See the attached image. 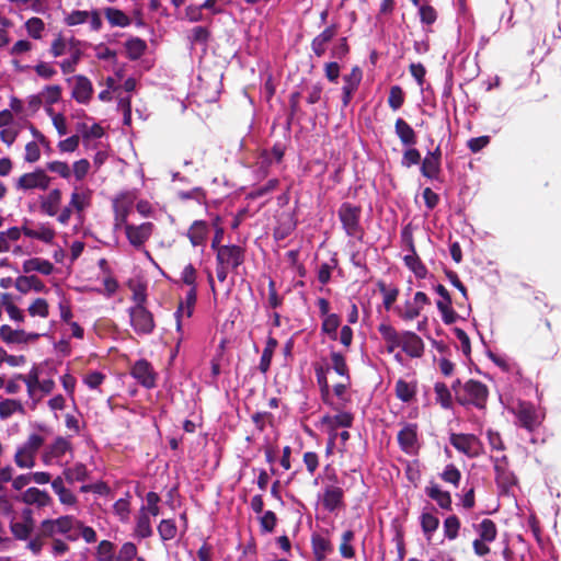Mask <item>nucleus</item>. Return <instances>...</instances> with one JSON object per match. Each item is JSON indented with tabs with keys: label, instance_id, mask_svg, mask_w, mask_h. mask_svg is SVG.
Wrapping results in <instances>:
<instances>
[{
	"label": "nucleus",
	"instance_id": "nucleus-50",
	"mask_svg": "<svg viewBox=\"0 0 561 561\" xmlns=\"http://www.w3.org/2000/svg\"><path fill=\"white\" fill-rule=\"evenodd\" d=\"M33 70L36 76L43 80H51L58 73L56 67L51 62L44 60L37 61L34 65Z\"/></svg>",
	"mask_w": 561,
	"mask_h": 561
},
{
	"label": "nucleus",
	"instance_id": "nucleus-52",
	"mask_svg": "<svg viewBox=\"0 0 561 561\" xmlns=\"http://www.w3.org/2000/svg\"><path fill=\"white\" fill-rule=\"evenodd\" d=\"M340 327V317L335 313L322 319L321 330L328 334L331 340H337V329Z\"/></svg>",
	"mask_w": 561,
	"mask_h": 561
},
{
	"label": "nucleus",
	"instance_id": "nucleus-45",
	"mask_svg": "<svg viewBox=\"0 0 561 561\" xmlns=\"http://www.w3.org/2000/svg\"><path fill=\"white\" fill-rule=\"evenodd\" d=\"M330 359L331 366H328L330 370L333 369L343 380L348 379V367L345 357L339 352H331Z\"/></svg>",
	"mask_w": 561,
	"mask_h": 561
},
{
	"label": "nucleus",
	"instance_id": "nucleus-19",
	"mask_svg": "<svg viewBox=\"0 0 561 561\" xmlns=\"http://www.w3.org/2000/svg\"><path fill=\"white\" fill-rule=\"evenodd\" d=\"M517 417L520 424L529 431H533L535 427L539 426L543 414L536 410L533 405L528 403L519 404L517 411Z\"/></svg>",
	"mask_w": 561,
	"mask_h": 561
},
{
	"label": "nucleus",
	"instance_id": "nucleus-25",
	"mask_svg": "<svg viewBox=\"0 0 561 561\" xmlns=\"http://www.w3.org/2000/svg\"><path fill=\"white\" fill-rule=\"evenodd\" d=\"M62 193L59 188L50 190L46 195L41 198L39 207L41 210L47 216H57L59 215L60 204H61Z\"/></svg>",
	"mask_w": 561,
	"mask_h": 561
},
{
	"label": "nucleus",
	"instance_id": "nucleus-41",
	"mask_svg": "<svg viewBox=\"0 0 561 561\" xmlns=\"http://www.w3.org/2000/svg\"><path fill=\"white\" fill-rule=\"evenodd\" d=\"M68 55V58H65L58 62V66L64 75H70L76 71L77 66L81 61L83 53L81 48L78 47L76 49H70Z\"/></svg>",
	"mask_w": 561,
	"mask_h": 561
},
{
	"label": "nucleus",
	"instance_id": "nucleus-43",
	"mask_svg": "<svg viewBox=\"0 0 561 561\" xmlns=\"http://www.w3.org/2000/svg\"><path fill=\"white\" fill-rule=\"evenodd\" d=\"M43 365L45 366V371L42 377H38L39 391L45 394H49L50 392L54 391V389L56 387V383L54 380L56 369H55V367L50 366L47 363H45Z\"/></svg>",
	"mask_w": 561,
	"mask_h": 561
},
{
	"label": "nucleus",
	"instance_id": "nucleus-22",
	"mask_svg": "<svg viewBox=\"0 0 561 561\" xmlns=\"http://www.w3.org/2000/svg\"><path fill=\"white\" fill-rule=\"evenodd\" d=\"M424 342L411 331L402 332V351L410 357L419 358L424 354Z\"/></svg>",
	"mask_w": 561,
	"mask_h": 561
},
{
	"label": "nucleus",
	"instance_id": "nucleus-3",
	"mask_svg": "<svg viewBox=\"0 0 561 561\" xmlns=\"http://www.w3.org/2000/svg\"><path fill=\"white\" fill-rule=\"evenodd\" d=\"M79 525V519L72 515H62L57 518H47L41 523V531L43 537L56 538L62 535L67 540H78V533L76 527Z\"/></svg>",
	"mask_w": 561,
	"mask_h": 561
},
{
	"label": "nucleus",
	"instance_id": "nucleus-20",
	"mask_svg": "<svg viewBox=\"0 0 561 561\" xmlns=\"http://www.w3.org/2000/svg\"><path fill=\"white\" fill-rule=\"evenodd\" d=\"M334 415H324L321 419V425L328 433H334L340 427L347 428L353 424V415L346 411H340Z\"/></svg>",
	"mask_w": 561,
	"mask_h": 561
},
{
	"label": "nucleus",
	"instance_id": "nucleus-38",
	"mask_svg": "<svg viewBox=\"0 0 561 561\" xmlns=\"http://www.w3.org/2000/svg\"><path fill=\"white\" fill-rule=\"evenodd\" d=\"M416 382L415 381H407L404 379H399L394 386V392L399 400L403 402H410L414 399L416 394Z\"/></svg>",
	"mask_w": 561,
	"mask_h": 561
},
{
	"label": "nucleus",
	"instance_id": "nucleus-61",
	"mask_svg": "<svg viewBox=\"0 0 561 561\" xmlns=\"http://www.w3.org/2000/svg\"><path fill=\"white\" fill-rule=\"evenodd\" d=\"M158 531L162 540H172L178 534L174 520L162 519L158 526Z\"/></svg>",
	"mask_w": 561,
	"mask_h": 561
},
{
	"label": "nucleus",
	"instance_id": "nucleus-36",
	"mask_svg": "<svg viewBox=\"0 0 561 561\" xmlns=\"http://www.w3.org/2000/svg\"><path fill=\"white\" fill-rule=\"evenodd\" d=\"M343 500V490L339 486L331 485L325 488L322 496V504L325 510L332 512L336 510Z\"/></svg>",
	"mask_w": 561,
	"mask_h": 561
},
{
	"label": "nucleus",
	"instance_id": "nucleus-44",
	"mask_svg": "<svg viewBox=\"0 0 561 561\" xmlns=\"http://www.w3.org/2000/svg\"><path fill=\"white\" fill-rule=\"evenodd\" d=\"M104 15L112 26L126 27L131 22L127 14L116 8H105Z\"/></svg>",
	"mask_w": 561,
	"mask_h": 561
},
{
	"label": "nucleus",
	"instance_id": "nucleus-7",
	"mask_svg": "<svg viewBox=\"0 0 561 561\" xmlns=\"http://www.w3.org/2000/svg\"><path fill=\"white\" fill-rule=\"evenodd\" d=\"M136 203V195L133 192H124L113 199L114 222L113 228L115 231L119 227L128 224V216L131 213Z\"/></svg>",
	"mask_w": 561,
	"mask_h": 561
},
{
	"label": "nucleus",
	"instance_id": "nucleus-4",
	"mask_svg": "<svg viewBox=\"0 0 561 561\" xmlns=\"http://www.w3.org/2000/svg\"><path fill=\"white\" fill-rule=\"evenodd\" d=\"M91 190L82 185L73 186L68 205L60 210L57 217L58 222L67 225L73 214L80 217L91 206Z\"/></svg>",
	"mask_w": 561,
	"mask_h": 561
},
{
	"label": "nucleus",
	"instance_id": "nucleus-63",
	"mask_svg": "<svg viewBox=\"0 0 561 561\" xmlns=\"http://www.w3.org/2000/svg\"><path fill=\"white\" fill-rule=\"evenodd\" d=\"M33 49V44L28 39H19L8 49L11 57H21Z\"/></svg>",
	"mask_w": 561,
	"mask_h": 561
},
{
	"label": "nucleus",
	"instance_id": "nucleus-2",
	"mask_svg": "<svg viewBox=\"0 0 561 561\" xmlns=\"http://www.w3.org/2000/svg\"><path fill=\"white\" fill-rule=\"evenodd\" d=\"M37 432L31 433L25 442L21 444L14 454V462L21 469H32L36 462V455L45 443V435L49 434V428L43 424L34 426Z\"/></svg>",
	"mask_w": 561,
	"mask_h": 561
},
{
	"label": "nucleus",
	"instance_id": "nucleus-11",
	"mask_svg": "<svg viewBox=\"0 0 561 561\" xmlns=\"http://www.w3.org/2000/svg\"><path fill=\"white\" fill-rule=\"evenodd\" d=\"M339 217L346 233L351 237L362 238L359 226L360 208L351 204H343L339 210Z\"/></svg>",
	"mask_w": 561,
	"mask_h": 561
},
{
	"label": "nucleus",
	"instance_id": "nucleus-17",
	"mask_svg": "<svg viewBox=\"0 0 561 561\" xmlns=\"http://www.w3.org/2000/svg\"><path fill=\"white\" fill-rule=\"evenodd\" d=\"M22 520L12 519L10 522V530L13 537L18 540L28 539L34 528V519L31 510L23 511Z\"/></svg>",
	"mask_w": 561,
	"mask_h": 561
},
{
	"label": "nucleus",
	"instance_id": "nucleus-10",
	"mask_svg": "<svg viewBox=\"0 0 561 561\" xmlns=\"http://www.w3.org/2000/svg\"><path fill=\"white\" fill-rule=\"evenodd\" d=\"M64 21L67 26H78L89 23L93 32H99L103 25L101 14L98 10H73L65 16Z\"/></svg>",
	"mask_w": 561,
	"mask_h": 561
},
{
	"label": "nucleus",
	"instance_id": "nucleus-13",
	"mask_svg": "<svg viewBox=\"0 0 561 561\" xmlns=\"http://www.w3.org/2000/svg\"><path fill=\"white\" fill-rule=\"evenodd\" d=\"M51 179L42 169H36L33 172L22 174L16 181V188L20 191L30 190H47L50 185Z\"/></svg>",
	"mask_w": 561,
	"mask_h": 561
},
{
	"label": "nucleus",
	"instance_id": "nucleus-31",
	"mask_svg": "<svg viewBox=\"0 0 561 561\" xmlns=\"http://www.w3.org/2000/svg\"><path fill=\"white\" fill-rule=\"evenodd\" d=\"M15 288L22 294H27L32 290L35 293L47 291L46 285L37 276L34 275L19 276L15 279Z\"/></svg>",
	"mask_w": 561,
	"mask_h": 561
},
{
	"label": "nucleus",
	"instance_id": "nucleus-1",
	"mask_svg": "<svg viewBox=\"0 0 561 561\" xmlns=\"http://www.w3.org/2000/svg\"><path fill=\"white\" fill-rule=\"evenodd\" d=\"M329 367H316L317 381L318 385L320 386L321 396L324 403H327L328 405L332 407L335 410H341L351 400L347 390L350 387V378L346 380L341 379L340 381L335 382L333 386V390H331L329 383Z\"/></svg>",
	"mask_w": 561,
	"mask_h": 561
},
{
	"label": "nucleus",
	"instance_id": "nucleus-46",
	"mask_svg": "<svg viewBox=\"0 0 561 561\" xmlns=\"http://www.w3.org/2000/svg\"><path fill=\"white\" fill-rule=\"evenodd\" d=\"M196 304V288L191 287L183 300L180 301L178 306V310H180V316H186V319H191L194 312Z\"/></svg>",
	"mask_w": 561,
	"mask_h": 561
},
{
	"label": "nucleus",
	"instance_id": "nucleus-51",
	"mask_svg": "<svg viewBox=\"0 0 561 561\" xmlns=\"http://www.w3.org/2000/svg\"><path fill=\"white\" fill-rule=\"evenodd\" d=\"M65 479L70 482L84 481L88 477L87 467L83 463H76L71 468L64 470Z\"/></svg>",
	"mask_w": 561,
	"mask_h": 561
},
{
	"label": "nucleus",
	"instance_id": "nucleus-57",
	"mask_svg": "<svg viewBox=\"0 0 561 561\" xmlns=\"http://www.w3.org/2000/svg\"><path fill=\"white\" fill-rule=\"evenodd\" d=\"M405 265L416 275V277L423 278L426 275V267L422 264L419 256L412 249V253L404 256Z\"/></svg>",
	"mask_w": 561,
	"mask_h": 561
},
{
	"label": "nucleus",
	"instance_id": "nucleus-12",
	"mask_svg": "<svg viewBox=\"0 0 561 561\" xmlns=\"http://www.w3.org/2000/svg\"><path fill=\"white\" fill-rule=\"evenodd\" d=\"M449 442L458 451L470 458L479 456L482 451L480 439L472 434H451Z\"/></svg>",
	"mask_w": 561,
	"mask_h": 561
},
{
	"label": "nucleus",
	"instance_id": "nucleus-47",
	"mask_svg": "<svg viewBox=\"0 0 561 561\" xmlns=\"http://www.w3.org/2000/svg\"><path fill=\"white\" fill-rule=\"evenodd\" d=\"M439 526V519L431 513H422L421 515V527L427 539V541L432 540L434 533L437 530Z\"/></svg>",
	"mask_w": 561,
	"mask_h": 561
},
{
	"label": "nucleus",
	"instance_id": "nucleus-6",
	"mask_svg": "<svg viewBox=\"0 0 561 561\" xmlns=\"http://www.w3.org/2000/svg\"><path fill=\"white\" fill-rule=\"evenodd\" d=\"M123 230L128 243L135 250H144L146 242L151 238L154 231V225L149 221H145L138 225L126 224L119 227Z\"/></svg>",
	"mask_w": 561,
	"mask_h": 561
},
{
	"label": "nucleus",
	"instance_id": "nucleus-34",
	"mask_svg": "<svg viewBox=\"0 0 561 561\" xmlns=\"http://www.w3.org/2000/svg\"><path fill=\"white\" fill-rule=\"evenodd\" d=\"M22 270L26 274L37 272L47 276L54 272V265L48 260L32 257L23 262Z\"/></svg>",
	"mask_w": 561,
	"mask_h": 561
},
{
	"label": "nucleus",
	"instance_id": "nucleus-23",
	"mask_svg": "<svg viewBox=\"0 0 561 561\" xmlns=\"http://www.w3.org/2000/svg\"><path fill=\"white\" fill-rule=\"evenodd\" d=\"M398 442L404 453L415 454L419 448L416 425L408 424L403 426L398 434Z\"/></svg>",
	"mask_w": 561,
	"mask_h": 561
},
{
	"label": "nucleus",
	"instance_id": "nucleus-48",
	"mask_svg": "<svg viewBox=\"0 0 561 561\" xmlns=\"http://www.w3.org/2000/svg\"><path fill=\"white\" fill-rule=\"evenodd\" d=\"M477 531L479 534V539L486 541H494L497 535V529L493 520L483 519L478 526Z\"/></svg>",
	"mask_w": 561,
	"mask_h": 561
},
{
	"label": "nucleus",
	"instance_id": "nucleus-16",
	"mask_svg": "<svg viewBox=\"0 0 561 561\" xmlns=\"http://www.w3.org/2000/svg\"><path fill=\"white\" fill-rule=\"evenodd\" d=\"M435 290L440 296V299L436 302V306L442 314L444 323H455L457 320V313L451 307V297L448 290L442 284L436 285Z\"/></svg>",
	"mask_w": 561,
	"mask_h": 561
},
{
	"label": "nucleus",
	"instance_id": "nucleus-59",
	"mask_svg": "<svg viewBox=\"0 0 561 561\" xmlns=\"http://www.w3.org/2000/svg\"><path fill=\"white\" fill-rule=\"evenodd\" d=\"M443 527H444L445 537L449 540H455L459 535L460 520L455 515L448 516L444 520Z\"/></svg>",
	"mask_w": 561,
	"mask_h": 561
},
{
	"label": "nucleus",
	"instance_id": "nucleus-5",
	"mask_svg": "<svg viewBox=\"0 0 561 561\" xmlns=\"http://www.w3.org/2000/svg\"><path fill=\"white\" fill-rule=\"evenodd\" d=\"M68 455L72 456L71 443L67 438L58 436L44 448L41 458L45 466H64V459Z\"/></svg>",
	"mask_w": 561,
	"mask_h": 561
},
{
	"label": "nucleus",
	"instance_id": "nucleus-33",
	"mask_svg": "<svg viewBox=\"0 0 561 561\" xmlns=\"http://www.w3.org/2000/svg\"><path fill=\"white\" fill-rule=\"evenodd\" d=\"M336 35V26L331 25L324 28L311 43L312 51L318 57H322L327 51L328 43Z\"/></svg>",
	"mask_w": 561,
	"mask_h": 561
},
{
	"label": "nucleus",
	"instance_id": "nucleus-27",
	"mask_svg": "<svg viewBox=\"0 0 561 561\" xmlns=\"http://www.w3.org/2000/svg\"><path fill=\"white\" fill-rule=\"evenodd\" d=\"M21 500L26 505H35L38 508L49 506L53 503L51 496L46 491L37 488L25 490L21 495Z\"/></svg>",
	"mask_w": 561,
	"mask_h": 561
},
{
	"label": "nucleus",
	"instance_id": "nucleus-14",
	"mask_svg": "<svg viewBox=\"0 0 561 561\" xmlns=\"http://www.w3.org/2000/svg\"><path fill=\"white\" fill-rule=\"evenodd\" d=\"M71 84V96L81 104L90 102L93 94V85L89 78L82 75H77L66 79Z\"/></svg>",
	"mask_w": 561,
	"mask_h": 561
},
{
	"label": "nucleus",
	"instance_id": "nucleus-55",
	"mask_svg": "<svg viewBox=\"0 0 561 561\" xmlns=\"http://www.w3.org/2000/svg\"><path fill=\"white\" fill-rule=\"evenodd\" d=\"M2 307L5 309L10 319L18 321V322L24 321L23 311L16 305H14V302L11 300V298L8 294L2 295L1 308Z\"/></svg>",
	"mask_w": 561,
	"mask_h": 561
},
{
	"label": "nucleus",
	"instance_id": "nucleus-49",
	"mask_svg": "<svg viewBox=\"0 0 561 561\" xmlns=\"http://www.w3.org/2000/svg\"><path fill=\"white\" fill-rule=\"evenodd\" d=\"M135 533L140 538H148L152 535L151 517L146 512L139 511Z\"/></svg>",
	"mask_w": 561,
	"mask_h": 561
},
{
	"label": "nucleus",
	"instance_id": "nucleus-8",
	"mask_svg": "<svg viewBox=\"0 0 561 561\" xmlns=\"http://www.w3.org/2000/svg\"><path fill=\"white\" fill-rule=\"evenodd\" d=\"M129 322L139 335L150 334L156 324L152 313L145 306H134L128 309Z\"/></svg>",
	"mask_w": 561,
	"mask_h": 561
},
{
	"label": "nucleus",
	"instance_id": "nucleus-53",
	"mask_svg": "<svg viewBox=\"0 0 561 561\" xmlns=\"http://www.w3.org/2000/svg\"><path fill=\"white\" fill-rule=\"evenodd\" d=\"M46 169L57 174L64 180H69L71 178V167L66 162L61 160H53L46 163Z\"/></svg>",
	"mask_w": 561,
	"mask_h": 561
},
{
	"label": "nucleus",
	"instance_id": "nucleus-42",
	"mask_svg": "<svg viewBox=\"0 0 561 561\" xmlns=\"http://www.w3.org/2000/svg\"><path fill=\"white\" fill-rule=\"evenodd\" d=\"M43 104L54 105L62 98V88L58 84H47L39 91Z\"/></svg>",
	"mask_w": 561,
	"mask_h": 561
},
{
	"label": "nucleus",
	"instance_id": "nucleus-32",
	"mask_svg": "<svg viewBox=\"0 0 561 561\" xmlns=\"http://www.w3.org/2000/svg\"><path fill=\"white\" fill-rule=\"evenodd\" d=\"M45 371L44 365H35L26 375H19L16 379L22 380L27 388V393L32 398L39 391L38 377H42Z\"/></svg>",
	"mask_w": 561,
	"mask_h": 561
},
{
	"label": "nucleus",
	"instance_id": "nucleus-54",
	"mask_svg": "<svg viewBox=\"0 0 561 561\" xmlns=\"http://www.w3.org/2000/svg\"><path fill=\"white\" fill-rule=\"evenodd\" d=\"M16 412H23V405L14 399H4L0 402V419L7 420Z\"/></svg>",
	"mask_w": 561,
	"mask_h": 561
},
{
	"label": "nucleus",
	"instance_id": "nucleus-30",
	"mask_svg": "<svg viewBox=\"0 0 561 561\" xmlns=\"http://www.w3.org/2000/svg\"><path fill=\"white\" fill-rule=\"evenodd\" d=\"M378 331L386 343L388 353H393L402 344V333H399L392 325L381 323Z\"/></svg>",
	"mask_w": 561,
	"mask_h": 561
},
{
	"label": "nucleus",
	"instance_id": "nucleus-18",
	"mask_svg": "<svg viewBox=\"0 0 561 561\" xmlns=\"http://www.w3.org/2000/svg\"><path fill=\"white\" fill-rule=\"evenodd\" d=\"M431 301L425 293H415L412 301H407L404 309L399 312V316L404 320H413L417 318L425 306L430 305Z\"/></svg>",
	"mask_w": 561,
	"mask_h": 561
},
{
	"label": "nucleus",
	"instance_id": "nucleus-29",
	"mask_svg": "<svg viewBox=\"0 0 561 561\" xmlns=\"http://www.w3.org/2000/svg\"><path fill=\"white\" fill-rule=\"evenodd\" d=\"M0 335L5 343H27L37 340L39 336L37 333L13 330L7 324L0 328Z\"/></svg>",
	"mask_w": 561,
	"mask_h": 561
},
{
	"label": "nucleus",
	"instance_id": "nucleus-60",
	"mask_svg": "<svg viewBox=\"0 0 561 561\" xmlns=\"http://www.w3.org/2000/svg\"><path fill=\"white\" fill-rule=\"evenodd\" d=\"M362 77H363L362 69L357 66L353 67L351 72L343 77V79H344L343 88H346L347 92L356 91L362 81Z\"/></svg>",
	"mask_w": 561,
	"mask_h": 561
},
{
	"label": "nucleus",
	"instance_id": "nucleus-39",
	"mask_svg": "<svg viewBox=\"0 0 561 561\" xmlns=\"http://www.w3.org/2000/svg\"><path fill=\"white\" fill-rule=\"evenodd\" d=\"M396 134L405 146H412L416 142V136L413 128L402 118L396 121Z\"/></svg>",
	"mask_w": 561,
	"mask_h": 561
},
{
	"label": "nucleus",
	"instance_id": "nucleus-56",
	"mask_svg": "<svg viewBox=\"0 0 561 561\" xmlns=\"http://www.w3.org/2000/svg\"><path fill=\"white\" fill-rule=\"evenodd\" d=\"M31 317L47 318L49 316V305L44 298H36L27 308Z\"/></svg>",
	"mask_w": 561,
	"mask_h": 561
},
{
	"label": "nucleus",
	"instance_id": "nucleus-9",
	"mask_svg": "<svg viewBox=\"0 0 561 561\" xmlns=\"http://www.w3.org/2000/svg\"><path fill=\"white\" fill-rule=\"evenodd\" d=\"M488 388L480 381L469 380L462 387V393L459 394L461 403H470L479 409L484 408L488 399Z\"/></svg>",
	"mask_w": 561,
	"mask_h": 561
},
{
	"label": "nucleus",
	"instance_id": "nucleus-21",
	"mask_svg": "<svg viewBox=\"0 0 561 561\" xmlns=\"http://www.w3.org/2000/svg\"><path fill=\"white\" fill-rule=\"evenodd\" d=\"M23 234L49 244L53 243L56 237V231L49 224L41 222L35 226L23 225Z\"/></svg>",
	"mask_w": 561,
	"mask_h": 561
},
{
	"label": "nucleus",
	"instance_id": "nucleus-37",
	"mask_svg": "<svg viewBox=\"0 0 561 561\" xmlns=\"http://www.w3.org/2000/svg\"><path fill=\"white\" fill-rule=\"evenodd\" d=\"M426 494L436 501L439 507L444 510H451V496L449 492L443 491L438 484L430 483L425 489Z\"/></svg>",
	"mask_w": 561,
	"mask_h": 561
},
{
	"label": "nucleus",
	"instance_id": "nucleus-58",
	"mask_svg": "<svg viewBox=\"0 0 561 561\" xmlns=\"http://www.w3.org/2000/svg\"><path fill=\"white\" fill-rule=\"evenodd\" d=\"M98 561H115L114 545L108 540H102L95 551Z\"/></svg>",
	"mask_w": 561,
	"mask_h": 561
},
{
	"label": "nucleus",
	"instance_id": "nucleus-62",
	"mask_svg": "<svg viewBox=\"0 0 561 561\" xmlns=\"http://www.w3.org/2000/svg\"><path fill=\"white\" fill-rule=\"evenodd\" d=\"M91 169V163L87 159H79L75 161L71 165V175L76 179V181H82L89 173Z\"/></svg>",
	"mask_w": 561,
	"mask_h": 561
},
{
	"label": "nucleus",
	"instance_id": "nucleus-35",
	"mask_svg": "<svg viewBox=\"0 0 561 561\" xmlns=\"http://www.w3.org/2000/svg\"><path fill=\"white\" fill-rule=\"evenodd\" d=\"M440 165V150L436 148L435 151L428 152L422 162L421 172L424 176L433 179L439 172Z\"/></svg>",
	"mask_w": 561,
	"mask_h": 561
},
{
	"label": "nucleus",
	"instance_id": "nucleus-28",
	"mask_svg": "<svg viewBox=\"0 0 561 561\" xmlns=\"http://www.w3.org/2000/svg\"><path fill=\"white\" fill-rule=\"evenodd\" d=\"M209 234L208 224L204 220H195L187 230V238L193 247H204Z\"/></svg>",
	"mask_w": 561,
	"mask_h": 561
},
{
	"label": "nucleus",
	"instance_id": "nucleus-24",
	"mask_svg": "<svg viewBox=\"0 0 561 561\" xmlns=\"http://www.w3.org/2000/svg\"><path fill=\"white\" fill-rule=\"evenodd\" d=\"M131 375L147 388H152L156 383V374L147 360L136 362L131 368Z\"/></svg>",
	"mask_w": 561,
	"mask_h": 561
},
{
	"label": "nucleus",
	"instance_id": "nucleus-26",
	"mask_svg": "<svg viewBox=\"0 0 561 561\" xmlns=\"http://www.w3.org/2000/svg\"><path fill=\"white\" fill-rule=\"evenodd\" d=\"M78 47H80V41L75 37L67 38L66 36L58 34L50 43L49 54L54 58H59L69 54L70 49H76Z\"/></svg>",
	"mask_w": 561,
	"mask_h": 561
},
{
	"label": "nucleus",
	"instance_id": "nucleus-15",
	"mask_svg": "<svg viewBox=\"0 0 561 561\" xmlns=\"http://www.w3.org/2000/svg\"><path fill=\"white\" fill-rule=\"evenodd\" d=\"M243 251L238 245H221L217 249V263L231 270L242 264Z\"/></svg>",
	"mask_w": 561,
	"mask_h": 561
},
{
	"label": "nucleus",
	"instance_id": "nucleus-64",
	"mask_svg": "<svg viewBox=\"0 0 561 561\" xmlns=\"http://www.w3.org/2000/svg\"><path fill=\"white\" fill-rule=\"evenodd\" d=\"M137 556V547L133 542H125L117 554L115 561H131Z\"/></svg>",
	"mask_w": 561,
	"mask_h": 561
},
{
	"label": "nucleus",
	"instance_id": "nucleus-40",
	"mask_svg": "<svg viewBox=\"0 0 561 561\" xmlns=\"http://www.w3.org/2000/svg\"><path fill=\"white\" fill-rule=\"evenodd\" d=\"M24 28L31 38L41 41L45 35L46 24L41 18L32 16L25 21Z\"/></svg>",
	"mask_w": 561,
	"mask_h": 561
}]
</instances>
